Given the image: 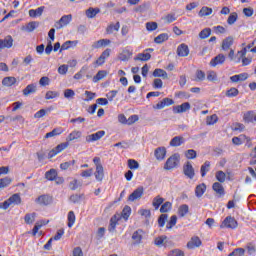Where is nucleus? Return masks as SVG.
<instances>
[{"label": "nucleus", "instance_id": "obj_12", "mask_svg": "<svg viewBox=\"0 0 256 256\" xmlns=\"http://www.w3.org/2000/svg\"><path fill=\"white\" fill-rule=\"evenodd\" d=\"M189 55V46L187 44L182 43L177 48V56L178 57H187Z\"/></svg>", "mask_w": 256, "mask_h": 256}, {"label": "nucleus", "instance_id": "obj_39", "mask_svg": "<svg viewBox=\"0 0 256 256\" xmlns=\"http://www.w3.org/2000/svg\"><path fill=\"white\" fill-rule=\"evenodd\" d=\"M121 27V24L119 22H117L116 24H110L107 28H106V33H108L109 35H111V33H113V31H119Z\"/></svg>", "mask_w": 256, "mask_h": 256}, {"label": "nucleus", "instance_id": "obj_40", "mask_svg": "<svg viewBox=\"0 0 256 256\" xmlns=\"http://www.w3.org/2000/svg\"><path fill=\"white\" fill-rule=\"evenodd\" d=\"M173 207V204L171 202L167 201L160 207V213H169L171 211V208Z\"/></svg>", "mask_w": 256, "mask_h": 256}, {"label": "nucleus", "instance_id": "obj_38", "mask_svg": "<svg viewBox=\"0 0 256 256\" xmlns=\"http://www.w3.org/2000/svg\"><path fill=\"white\" fill-rule=\"evenodd\" d=\"M117 221H119V218L117 216H113L110 219V224L108 227V231H110V233H113V231H115V229L117 227Z\"/></svg>", "mask_w": 256, "mask_h": 256}, {"label": "nucleus", "instance_id": "obj_48", "mask_svg": "<svg viewBox=\"0 0 256 256\" xmlns=\"http://www.w3.org/2000/svg\"><path fill=\"white\" fill-rule=\"evenodd\" d=\"M238 17L239 16L237 15L236 12L231 13L227 19L228 25H235V22L237 21Z\"/></svg>", "mask_w": 256, "mask_h": 256}, {"label": "nucleus", "instance_id": "obj_36", "mask_svg": "<svg viewBox=\"0 0 256 256\" xmlns=\"http://www.w3.org/2000/svg\"><path fill=\"white\" fill-rule=\"evenodd\" d=\"M213 13V9L209 8L207 6H204L199 11V17H208V15H211Z\"/></svg>", "mask_w": 256, "mask_h": 256}, {"label": "nucleus", "instance_id": "obj_59", "mask_svg": "<svg viewBox=\"0 0 256 256\" xmlns=\"http://www.w3.org/2000/svg\"><path fill=\"white\" fill-rule=\"evenodd\" d=\"M118 93H119V91H117V90H112V91L108 92L106 94L108 101H113L117 97Z\"/></svg>", "mask_w": 256, "mask_h": 256}, {"label": "nucleus", "instance_id": "obj_50", "mask_svg": "<svg viewBox=\"0 0 256 256\" xmlns=\"http://www.w3.org/2000/svg\"><path fill=\"white\" fill-rule=\"evenodd\" d=\"M186 159H196L197 158V151L194 149L187 150L185 152Z\"/></svg>", "mask_w": 256, "mask_h": 256}, {"label": "nucleus", "instance_id": "obj_55", "mask_svg": "<svg viewBox=\"0 0 256 256\" xmlns=\"http://www.w3.org/2000/svg\"><path fill=\"white\" fill-rule=\"evenodd\" d=\"M169 216L167 214H161L158 218L159 227H165V222Z\"/></svg>", "mask_w": 256, "mask_h": 256}, {"label": "nucleus", "instance_id": "obj_64", "mask_svg": "<svg viewBox=\"0 0 256 256\" xmlns=\"http://www.w3.org/2000/svg\"><path fill=\"white\" fill-rule=\"evenodd\" d=\"M73 256H83V250L81 249V247L74 248Z\"/></svg>", "mask_w": 256, "mask_h": 256}, {"label": "nucleus", "instance_id": "obj_4", "mask_svg": "<svg viewBox=\"0 0 256 256\" xmlns=\"http://www.w3.org/2000/svg\"><path fill=\"white\" fill-rule=\"evenodd\" d=\"M71 21H73V15L68 14V15H63L59 21H57L54 24V27H56L57 29H63V27H67V25H69V23H71Z\"/></svg>", "mask_w": 256, "mask_h": 256}, {"label": "nucleus", "instance_id": "obj_8", "mask_svg": "<svg viewBox=\"0 0 256 256\" xmlns=\"http://www.w3.org/2000/svg\"><path fill=\"white\" fill-rule=\"evenodd\" d=\"M191 109V104L189 102H184L181 105L173 106V113L179 114V113H187Z\"/></svg>", "mask_w": 256, "mask_h": 256}, {"label": "nucleus", "instance_id": "obj_2", "mask_svg": "<svg viewBox=\"0 0 256 256\" xmlns=\"http://www.w3.org/2000/svg\"><path fill=\"white\" fill-rule=\"evenodd\" d=\"M237 220L233 216H227L220 225V229H237Z\"/></svg>", "mask_w": 256, "mask_h": 256}, {"label": "nucleus", "instance_id": "obj_23", "mask_svg": "<svg viewBox=\"0 0 256 256\" xmlns=\"http://www.w3.org/2000/svg\"><path fill=\"white\" fill-rule=\"evenodd\" d=\"M233 45V37L228 36L222 41V49L223 51H229L231 49V46Z\"/></svg>", "mask_w": 256, "mask_h": 256}, {"label": "nucleus", "instance_id": "obj_30", "mask_svg": "<svg viewBox=\"0 0 256 256\" xmlns=\"http://www.w3.org/2000/svg\"><path fill=\"white\" fill-rule=\"evenodd\" d=\"M164 202H165V199L158 195L153 199L152 205L157 210L159 209V207H161V205H163Z\"/></svg>", "mask_w": 256, "mask_h": 256}, {"label": "nucleus", "instance_id": "obj_3", "mask_svg": "<svg viewBox=\"0 0 256 256\" xmlns=\"http://www.w3.org/2000/svg\"><path fill=\"white\" fill-rule=\"evenodd\" d=\"M177 165H179V154H173L167 159L164 169H166V171H171V169H175Z\"/></svg>", "mask_w": 256, "mask_h": 256}, {"label": "nucleus", "instance_id": "obj_45", "mask_svg": "<svg viewBox=\"0 0 256 256\" xmlns=\"http://www.w3.org/2000/svg\"><path fill=\"white\" fill-rule=\"evenodd\" d=\"M177 225V216L173 215L171 216L169 222L166 225V229H173Z\"/></svg>", "mask_w": 256, "mask_h": 256}, {"label": "nucleus", "instance_id": "obj_29", "mask_svg": "<svg viewBox=\"0 0 256 256\" xmlns=\"http://www.w3.org/2000/svg\"><path fill=\"white\" fill-rule=\"evenodd\" d=\"M151 59V54L149 52L139 53L134 61H149Z\"/></svg>", "mask_w": 256, "mask_h": 256}, {"label": "nucleus", "instance_id": "obj_25", "mask_svg": "<svg viewBox=\"0 0 256 256\" xmlns=\"http://www.w3.org/2000/svg\"><path fill=\"white\" fill-rule=\"evenodd\" d=\"M15 83H17V78L16 77H5L2 80V85H4L5 87H12V85H15Z\"/></svg>", "mask_w": 256, "mask_h": 256}, {"label": "nucleus", "instance_id": "obj_42", "mask_svg": "<svg viewBox=\"0 0 256 256\" xmlns=\"http://www.w3.org/2000/svg\"><path fill=\"white\" fill-rule=\"evenodd\" d=\"M130 216H131V207L125 206L122 210V217L125 221H127Z\"/></svg>", "mask_w": 256, "mask_h": 256}, {"label": "nucleus", "instance_id": "obj_24", "mask_svg": "<svg viewBox=\"0 0 256 256\" xmlns=\"http://www.w3.org/2000/svg\"><path fill=\"white\" fill-rule=\"evenodd\" d=\"M81 135H83V133L79 130H74L72 131L68 137L66 138L67 141H75L77 139H81Z\"/></svg>", "mask_w": 256, "mask_h": 256}, {"label": "nucleus", "instance_id": "obj_21", "mask_svg": "<svg viewBox=\"0 0 256 256\" xmlns=\"http://www.w3.org/2000/svg\"><path fill=\"white\" fill-rule=\"evenodd\" d=\"M201 239L199 237H192L187 243L188 249H196V247H201Z\"/></svg>", "mask_w": 256, "mask_h": 256}, {"label": "nucleus", "instance_id": "obj_44", "mask_svg": "<svg viewBox=\"0 0 256 256\" xmlns=\"http://www.w3.org/2000/svg\"><path fill=\"white\" fill-rule=\"evenodd\" d=\"M11 185V178L5 177L0 179V189H5V187H9Z\"/></svg>", "mask_w": 256, "mask_h": 256}, {"label": "nucleus", "instance_id": "obj_31", "mask_svg": "<svg viewBox=\"0 0 256 256\" xmlns=\"http://www.w3.org/2000/svg\"><path fill=\"white\" fill-rule=\"evenodd\" d=\"M107 77V71L105 70H100L97 72V74L93 77L94 83H97Z\"/></svg>", "mask_w": 256, "mask_h": 256}, {"label": "nucleus", "instance_id": "obj_5", "mask_svg": "<svg viewBox=\"0 0 256 256\" xmlns=\"http://www.w3.org/2000/svg\"><path fill=\"white\" fill-rule=\"evenodd\" d=\"M67 147H69V142H64V143L57 145L54 149H52L48 153V159H53V157H55V155H59V153H61V151H65V149H67Z\"/></svg>", "mask_w": 256, "mask_h": 256}, {"label": "nucleus", "instance_id": "obj_47", "mask_svg": "<svg viewBox=\"0 0 256 256\" xmlns=\"http://www.w3.org/2000/svg\"><path fill=\"white\" fill-rule=\"evenodd\" d=\"M75 212L70 211L68 213V227L71 228L73 225H75Z\"/></svg>", "mask_w": 256, "mask_h": 256}, {"label": "nucleus", "instance_id": "obj_1", "mask_svg": "<svg viewBox=\"0 0 256 256\" xmlns=\"http://www.w3.org/2000/svg\"><path fill=\"white\" fill-rule=\"evenodd\" d=\"M14 205H21V196L19 194H13L9 199L0 203V209L7 210L8 207H14Z\"/></svg>", "mask_w": 256, "mask_h": 256}, {"label": "nucleus", "instance_id": "obj_62", "mask_svg": "<svg viewBox=\"0 0 256 256\" xmlns=\"http://www.w3.org/2000/svg\"><path fill=\"white\" fill-rule=\"evenodd\" d=\"M146 29L147 31H155L157 29V22H147Z\"/></svg>", "mask_w": 256, "mask_h": 256}, {"label": "nucleus", "instance_id": "obj_35", "mask_svg": "<svg viewBox=\"0 0 256 256\" xmlns=\"http://www.w3.org/2000/svg\"><path fill=\"white\" fill-rule=\"evenodd\" d=\"M168 39L169 35L167 33H162L154 39V42L158 45H161V43H165V41H167Z\"/></svg>", "mask_w": 256, "mask_h": 256}, {"label": "nucleus", "instance_id": "obj_63", "mask_svg": "<svg viewBox=\"0 0 256 256\" xmlns=\"http://www.w3.org/2000/svg\"><path fill=\"white\" fill-rule=\"evenodd\" d=\"M139 215H141L142 217H145L146 219H149V217H151V210H147V209H141L139 210Z\"/></svg>", "mask_w": 256, "mask_h": 256}, {"label": "nucleus", "instance_id": "obj_53", "mask_svg": "<svg viewBox=\"0 0 256 256\" xmlns=\"http://www.w3.org/2000/svg\"><path fill=\"white\" fill-rule=\"evenodd\" d=\"M237 95H239V90L235 87L230 88L226 92V97H237Z\"/></svg>", "mask_w": 256, "mask_h": 256}, {"label": "nucleus", "instance_id": "obj_37", "mask_svg": "<svg viewBox=\"0 0 256 256\" xmlns=\"http://www.w3.org/2000/svg\"><path fill=\"white\" fill-rule=\"evenodd\" d=\"M166 239H167V236H165V235L159 236V237L155 238L154 245H156V247H165Z\"/></svg>", "mask_w": 256, "mask_h": 256}, {"label": "nucleus", "instance_id": "obj_60", "mask_svg": "<svg viewBox=\"0 0 256 256\" xmlns=\"http://www.w3.org/2000/svg\"><path fill=\"white\" fill-rule=\"evenodd\" d=\"M43 225H45V222H37L32 230V235L35 237V235H37V233L39 232V229H41L43 227Z\"/></svg>", "mask_w": 256, "mask_h": 256}, {"label": "nucleus", "instance_id": "obj_15", "mask_svg": "<svg viewBox=\"0 0 256 256\" xmlns=\"http://www.w3.org/2000/svg\"><path fill=\"white\" fill-rule=\"evenodd\" d=\"M154 155L158 161H163L165 155H167V149L165 147H158L155 149Z\"/></svg>", "mask_w": 256, "mask_h": 256}, {"label": "nucleus", "instance_id": "obj_19", "mask_svg": "<svg viewBox=\"0 0 256 256\" xmlns=\"http://www.w3.org/2000/svg\"><path fill=\"white\" fill-rule=\"evenodd\" d=\"M185 143V138L183 136H175L170 141V147H181Z\"/></svg>", "mask_w": 256, "mask_h": 256}, {"label": "nucleus", "instance_id": "obj_52", "mask_svg": "<svg viewBox=\"0 0 256 256\" xmlns=\"http://www.w3.org/2000/svg\"><path fill=\"white\" fill-rule=\"evenodd\" d=\"M211 35V28H205L199 33L200 39H207Z\"/></svg>", "mask_w": 256, "mask_h": 256}, {"label": "nucleus", "instance_id": "obj_58", "mask_svg": "<svg viewBox=\"0 0 256 256\" xmlns=\"http://www.w3.org/2000/svg\"><path fill=\"white\" fill-rule=\"evenodd\" d=\"M168 256H185V252L180 249H174L169 252Z\"/></svg>", "mask_w": 256, "mask_h": 256}, {"label": "nucleus", "instance_id": "obj_10", "mask_svg": "<svg viewBox=\"0 0 256 256\" xmlns=\"http://www.w3.org/2000/svg\"><path fill=\"white\" fill-rule=\"evenodd\" d=\"M13 47V37L11 35L6 36L4 39H0V50L11 49Z\"/></svg>", "mask_w": 256, "mask_h": 256}, {"label": "nucleus", "instance_id": "obj_56", "mask_svg": "<svg viewBox=\"0 0 256 256\" xmlns=\"http://www.w3.org/2000/svg\"><path fill=\"white\" fill-rule=\"evenodd\" d=\"M65 99H73L75 97V91L73 89L64 90Z\"/></svg>", "mask_w": 256, "mask_h": 256}, {"label": "nucleus", "instance_id": "obj_51", "mask_svg": "<svg viewBox=\"0 0 256 256\" xmlns=\"http://www.w3.org/2000/svg\"><path fill=\"white\" fill-rule=\"evenodd\" d=\"M245 255V249L236 248L228 256H243Z\"/></svg>", "mask_w": 256, "mask_h": 256}, {"label": "nucleus", "instance_id": "obj_9", "mask_svg": "<svg viewBox=\"0 0 256 256\" xmlns=\"http://www.w3.org/2000/svg\"><path fill=\"white\" fill-rule=\"evenodd\" d=\"M183 172H184V175L188 177V179H193V177H195V168H193V165L191 164V162H187L183 166Z\"/></svg>", "mask_w": 256, "mask_h": 256}, {"label": "nucleus", "instance_id": "obj_11", "mask_svg": "<svg viewBox=\"0 0 256 256\" xmlns=\"http://www.w3.org/2000/svg\"><path fill=\"white\" fill-rule=\"evenodd\" d=\"M175 101L171 98H164L162 101L158 102L156 105L153 106V109H165V107H169L173 105Z\"/></svg>", "mask_w": 256, "mask_h": 256}, {"label": "nucleus", "instance_id": "obj_7", "mask_svg": "<svg viewBox=\"0 0 256 256\" xmlns=\"http://www.w3.org/2000/svg\"><path fill=\"white\" fill-rule=\"evenodd\" d=\"M143 193H145V190L143 187L136 188L128 197V201L133 203L134 201H137L143 197Z\"/></svg>", "mask_w": 256, "mask_h": 256}, {"label": "nucleus", "instance_id": "obj_16", "mask_svg": "<svg viewBox=\"0 0 256 256\" xmlns=\"http://www.w3.org/2000/svg\"><path fill=\"white\" fill-rule=\"evenodd\" d=\"M223 63H225V55L218 54L210 61V66L217 67V65H223Z\"/></svg>", "mask_w": 256, "mask_h": 256}, {"label": "nucleus", "instance_id": "obj_22", "mask_svg": "<svg viewBox=\"0 0 256 256\" xmlns=\"http://www.w3.org/2000/svg\"><path fill=\"white\" fill-rule=\"evenodd\" d=\"M98 13H101V9L90 7L86 10V17H88V19H95Z\"/></svg>", "mask_w": 256, "mask_h": 256}, {"label": "nucleus", "instance_id": "obj_32", "mask_svg": "<svg viewBox=\"0 0 256 256\" xmlns=\"http://www.w3.org/2000/svg\"><path fill=\"white\" fill-rule=\"evenodd\" d=\"M189 213V205L187 204H182L178 208V215L179 217H185Z\"/></svg>", "mask_w": 256, "mask_h": 256}, {"label": "nucleus", "instance_id": "obj_34", "mask_svg": "<svg viewBox=\"0 0 256 256\" xmlns=\"http://www.w3.org/2000/svg\"><path fill=\"white\" fill-rule=\"evenodd\" d=\"M43 9H45V7H38L37 9H31L29 10V16L30 17H41V15H43Z\"/></svg>", "mask_w": 256, "mask_h": 256}, {"label": "nucleus", "instance_id": "obj_54", "mask_svg": "<svg viewBox=\"0 0 256 256\" xmlns=\"http://www.w3.org/2000/svg\"><path fill=\"white\" fill-rule=\"evenodd\" d=\"M128 167L129 169H139V162H137V160L135 159H129L128 160Z\"/></svg>", "mask_w": 256, "mask_h": 256}, {"label": "nucleus", "instance_id": "obj_61", "mask_svg": "<svg viewBox=\"0 0 256 256\" xmlns=\"http://www.w3.org/2000/svg\"><path fill=\"white\" fill-rule=\"evenodd\" d=\"M55 97H59L58 92L55 91H48L46 92L45 99H55Z\"/></svg>", "mask_w": 256, "mask_h": 256}, {"label": "nucleus", "instance_id": "obj_17", "mask_svg": "<svg viewBox=\"0 0 256 256\" xmlns=\"http://www.w3.org/2000/svg\"><path fill=\"white\" fill-rule=\"evenodd\" d=\"M143 230L138 229L132 234V240L134 241V245L141 244V241L143 240Z\"/></svg>", "mask_w": 256, "mask_h": 256}, {"label": "nucleus", "instance_id": "obj_28", "mask_svg": "<svg viewBox=\"0 0 256 256\" xmlns=\"http://www.w3.org/2000/svg\"><path fill=\"white\" fill-rule=\"evenodd\" d=\"M95 179L98 181H103V177H105V172L103 170V166H98L94 173Z\"/></svg>", "mask_w": 256, "mask_h": 256}, {"label": "nucleus", "instance_id": "obj_49", "mask_svg": "<svg viewBox=\"0 0 256 256\" xmlns=\"http://www.w3.org/2000/svg\"><path fill=\"white\" fill-rule=\"evenodd\" d=\"M37 27H39L38 22H29L26 26V31L28 33H32V31H35V29H37Z\"/></svg>", "mask_w": 256, "mask_h": 256}, {"label": "nucleus", "instance_id": "obj_33", "mask_svg": "<svg viewBox=\"0 0 256 256\" xmlns=\"http://www.w3.org/2000/svg\"><path fill=\"white\" fill-rule=\"evenodd\" d=\"M45 177L48 181H55L57 179V170L50 169L45 173Z\"/></svg>", "mask_w": 256, "mask_h": 256}, {"label": "nucleus", "instance_id": "obj_13", "mask_svg": "<svg viewBox=\"0 0 256 256\" xmlns=\"http://www.w3.org/2000/svg\"><path fill=\"white\" fill-rule=\"evenodd\" d=\"M212 189L216 193L217 197H223V195H225V188L220 182H215L212 185Z\"/></svg>", "mask_w": 256, "mask_h": 256}, {"label": "nucleus", "instance_id": "obj_18", "mask_svg": "<svg viewBox=\"0 0 256 256\" xmlns=\"http://www.w3.org/2000/svg\"><path fill=\"white\" fill-rule=\"evenodd\" d=\"M207 191V185L205 183H201L196 186L195 188V196L200 199V197H203L205 195V192Z\"/></svg>", "mask_w": 256, "mask_h": 256}, {"label": "nucleus", "instance_id": "obj_46", "mask_svg": "<svg viewBox=\"0 0 256 256\" xmlns=\"http://www.w3.org/2000/svg\"><path fill=\"white\" fill-rule=\"evenodd\" d=\"M57 135H61V130L55 128L51 132L46 133L45 139H51V137H57Z\"/></svg>", "mask_w": 256, "mask_h": 256}, {"label": "nucleus", "instance_id": "obj_6", "mask_svg": "<svg viewBox=\"0 0 256 256\" xmlns=\"http://www.w3.org/2000/svg\"><path fill=\"white\" fill-rule=\"evenodd\" d=\"M105 137V131L100 130L94 134H90L86 136V143H95V141H99Z\"/></svg>", "mask_w": 256, "mask_h": 256}, {"label": "nucleus", "instance_id": "obj_20", "mask_svg": "<svg viewBox=\"0 0 256 256\" xmlns=\"http://www.w3.org/2000/svg\"><path fill=\"white\" fill-rule=\"evenodd\" d=\"M24 97H29V95H33V93H37V84H29L26 89L22 91Z\"/></svg>", "mask_w": 256, "mask_h": 256}, {"label": "nucleus", "instance_id": "obj_41", "mask_svg": "<svg viewBox=\"0 0 256 256\" xmlns=\"http://www.w3.org/2000/svg\"><path fill=\"white\" fill-rule=\"evenodd\" d=\"M73 44L77 45V42L71 41V40H68V41L64 42L62 44V46L60 47V53H61V51H67V49H70L71 45H73Z\"/></svg>", "mask_w": 256, "mask_h": 256}, {"label": "nucleus", "instance_id": "obj_14", "mask_svg": "<svg viewBox=\"0 0 256 256\" xmlns=\"http://www.w3.org/2000/svg\"><path fill=\"white\" fill-rule=\"evenodd\" d=\"M53 201V198H51V196L49 195H41L36 199V203H38V205H51V202Z\"/></svg>", "mask_w": 256, "mask_h": 256}, {"label": "nucleus", "instance_id": "obj_27", "mask_svg": "<svg viewBox=\"0 0 256 256\" xmlns=\"http://www.w3.org/2000/svg\"><path fill=\"white\" fill-rule=\"evenodd\" d=\"M153 77H162V79H168L169 76L165 70L161 68H156L153 71Z\"/></svg>", "mask_w": 256, "mask_h": 256}, {"label": "nucleus", "instance_id": "obj_57", "mask_svg": "<svg viewBox=\"0 0 256 256\" xmlns=\"http://www.w3.org/2000/svg\"><path fill=\"white\" fill-rule=\"evenodd\" d=\"M35 213L32 214H26L24 217V221L25 223H27L28 225H31V223H33V221H35Z\"/></svg>", "mask_w": 256, "mask_h": 256}, {"label": "nucleus", "instance_id": "obj_43", "mask_svg": "<svg viewBox=\"0 0 256 256\" xmlns=\"http://www.w3.org/2000/svg\"><path fill=\"white\" fill-rule=\"evenodd\" d=\"M216 179L219 181V183H225V179H227V174L223 171H217L216 172Z\"/></svg>", "mask_w": 256, "mask_h": 256}, {"label": "nucleus", "instance_id": "obj_26", "mask_svg": "<svg viewBox=\"0 0 256 256\" xmlns=\"http://www.w3.org/2000/svg\"><path fill=\"white\" fill-rule=\"evenodd\" d=\"M210 169H211V162L205 161L200 168L201 177H205V175L209 173Z\"/></svg>", "mask_w": 256, "mask_h": 256}]
</instances>
